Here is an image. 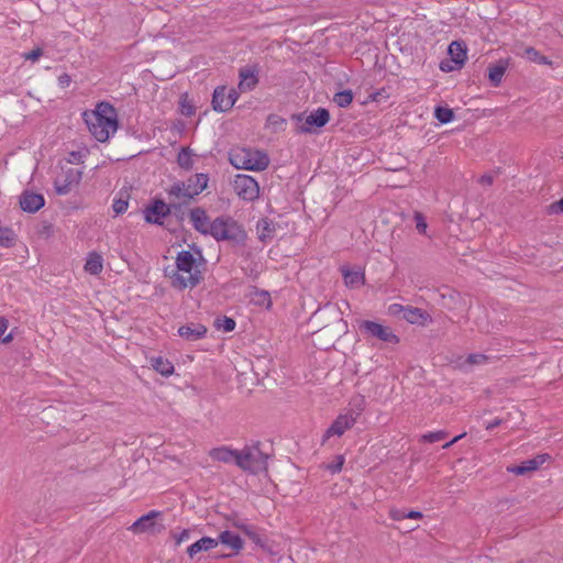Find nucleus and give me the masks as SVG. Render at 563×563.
Segmentation results:
<instances>
[{
	"mask_svg": "<svg viewBox=\"0 0 563 563\" xmlns=\"http://www.w3.org/2000/svg\"><path fill=\"white\" fill-rule=\"evenodd\" d=\"M232 526H233V527H235L236 529H239L240 531H242V532L244 533V532L246 531V529H249V527H250L251 525H247V523H245V522H244V521H242V520H234V521L232 522Z\"/></svg>",
	"mask_w": 563,
	"mask_h": 563,
	"instance_id": "53",
	"label": "nucleus"
},
{
	"mask_svg": "<svg viewBox=\"0 0 563 563\" xmlns=\"http://www.w3.org/2000/svg\"><path fill=\"white\" fill-rule=\"evenodd\" d=\"M209 177L205 173H198L185 181H175L166 191L169 199H174L181 207L187 206L190 201L201 194L208 186Z\"/></svg>",
	"mask_w": 563,
	"mask_h": 563,
	"instance_id": "3",
	"label": "nucleus"
},
{
	"mask_svg": "<svg viewBox=\"0 0 563 563\" xmlns=\"http://www.w3.org/2000/svg\"><path fill=\"white\" fill-rule=\"evenodd\" d=\"M214 325L218 329H222L224 332H231L234 330L236 323L233 318L224 316L222 318H217Z\"/></svg>",
	"mask_w": 563,
	"mask_h": 563,
	"instance_id": "38",
	"label": "nucleus"
},
{
	"mask_svg": "<svg viewBox=\"0 0 563 563\" xmlns=\"http://www.w3.org/2000/svg\"><path fill=\"white\" fill-rule=\"evenodd\" d=\"M389 312L394 316L402 312V318L411 324L426 325L427 323L432 322L430 313L418 307L393 303L389 306Z\"/></svg>",
	"mask_w": 563,
	"mask_h": 563,
	"instance_id": "10",
	"label": "nucleus"
},
{
	"mask_svg": "<svg viewBox=\"0 0 563 563\" xmlns=\"http://www.w3.org/2000/svg\"><path fill=\"white\" fill-rule=\"evenodd\" d=\"M218 545V540L210 538V537H202L195 543L188 547L187 553L190 558H194L196 554H198L201 551H208Z\"/></svg>",
	"mask_w": 563,
	"mask_h": 563,
	"instance_id": "26",
	"label": "nucleus"
},
{
	"mask_svg": "<svg viewBox=\"0 0 563 563\" xmlns=\"http://www.w3.org/2000/svg\"><path fill=\"white\" fill-rule=\"evenodd\" d=\"M333 101L340 107V108H346L350 106L353 101V92L350 89L339 91L334 95Z\"/></svg>",
	"mask_w": 563,
	"mask_h": 563,
	"instance_id": "37",
	"label": "nucleus"
},
{
	"mask_svg": "<svg viewBox=\"0 0 563 563\" xmlns=\"http://www.w3.org/2000/svg\"><path fill=\"white\" fill-rule=\"evenodd\" d=\"M150 363L154 371L165 377H169L175 371L174 364L163 356H153Z\"/></svg>",
	"mask_w": 563,
	"mask_h": 563,
	"instance_id": "25",
	"label": "nucleus"
},
{
	"mask_svg": "<svg viewBox=\"0 0 563 563\" xmlns=\"http://www.w3.org/2000/svg\"><path fill=\"white\" fill-rule=\"evenodd\" d=\"M501 424V419L496 418L486 424V430H494Z\"/></svg>",
	"mask_w": 563,
	"mask_h": 563,
	"instance_id": "55",
	"label": "nucleus"
},
{
	"mask_svg": "<svg viewBox=\"0 0 563 563\" xmlns=\"http://www.w3.org/2000/svg\"><path fill=\"white\" fill-rule=\"evenodd\" d=\"M487 360V356L484 354H470L466 358V363L468 364H481Z\"/></svg>",
	"mask_w": 563,
	"mask_h": 563,
	"instance_id": "47",
	"label": "nucleus"
},
{
	"mask_svg": "<svg viewBox=\"0 0 563 563\" xmlns=\"http://www.w3.org/2000/svg\"><path fill=\"white\" fill-rule=\"evenodd\" d=\"M416 229L420 234H426L427 222L422 213L415 212Z\"/></svg>",
	"mask_w": 563,
	"mask_h": 563,
	"instance_id": "42",
	"label": "nucleus"
},
{
	"mask_svg": "<svg viewBox=\"0 0 563 563\" xmlns=\"http://www.w3.org/2000/svg\"><path fill=\"white\" fill-rule=\"evenodd\" d=\"M13 340V335L12 333H9L8 335H5L4 338H2V342L3 343H9Z\"/></svg>",
	"mask_w": 563,
	"mask_h": 563,
	"instance_id": "59",
	"label": "nucleus"
},
{
	"mask_svg": "<svg viewBox=\"0 0 563 563\" xmlns=\"http://www.w3.org/2000/svg\"><path fill=\"white\" fill-rule=\"evenodd\" d=\"M227 96V87L225 86H218L212 95V109L217 112H227L230 110V106L228 102Z\"/></svg>",
	"mask_w": 563,
	"mask_h": 563,
	"instance_id": "24",
	"label": "nucleus"
},
{
	"mask_svg": "<svg viewBox=\"0 0 563 563\" xmlns=\"http://www.w3.org/2000/svg\"><path fill=\"white\" fill-rule=\"evenodd\" d=\"M525 57L536 64L540 65H552V60H550L547 56L542 55L539 51H537L532 46H528L525 49Z\"/></svg>",
	"mask_w": 563,
	"mask_h": 563,
	"instance_id": "34",
	"label": "nucleus"
},
{
	"mask_svg": "<svg viewBox=\"0 0 563 563\" xmlns=\"http://www.w3.org/2000/svg\"><path fill=\"white\" fill-rule=\"evenodd\" d=\"M267 123L269 125L283 128V125L286 124V120L284 118H282V117L277 115V114H271L267 118Z\"/></svg>",
	"mask_w": 563,
	"mask_h": 563,
	"instance_id": "45",
	"label": "nucleus"
},
{
	"mask_svg": "<svg viewBox=\"0 0 563 563\" xmlns=\"http://www.w3.org/2000/svg\"><path fill=\"white\" fill-rule=\"evenodd\" d=\"M452 64H453V62H451V60H442L440 63V69L442 71H452V70L459 69L455 64L454 65H452Z\"/></svg>",
	"mask_w": 563,
	"mask_h": 563,
	"instance_id": "50",
	"label": "nucleus"
},
{
	"mask_svg": "<svg viewBox=\"0 0 563 563\" xmlns=\"http://www.w3.org/2000/svg\"><path fill=\"white\" fill-rule=\"evenodd\" d=\"M210 457L214 461L222 463H234L238 466V459L240 457V451L233 450L228 446L214 448L209 453Z\"/></svg>",
	"mask_w": 563,
	"mask_h": 563,
	"instance_id": "18",
	"label": "nucleus"
},
{
	"mask_svg": "<svg viewBox=\"0 0 563 563\" xmlns=\"http://www.w3.org/2000/svg\"><path fill=\"white\" fill-rule=\"evenodd\" d=\"M225 98H228V102H229V106H230V109L234 106V103L236 102L238 98H239V92L235 90V89H230L228 90L227 89V96Z\"/></svg>",
	"mask_w": 563,
	"mask_h": 563,
	"instance_id": "48",
	"label": "nucleus"
},
{
	"mask_svg": "<svg viewBox=\"0 0 563 563\" xmlns=\"http://www.w3.org/2000/svg\"><path fill=\"white\" fill-rule=\"evenodd\" d=\"M207 328L201 323H188L178 329V334L187 341H197L205 338Z\"/></svg>",
	"mask_w": 563,
	"mask_h": 563,
	"instance_id": "19",
	"label": "nucleus"
},
{
	"mask_svg": "<svg viewBox=\"0 0 563 563\" xmlns=\"http://www.w3.org/2000/svg\"><path fill=\"white\" fill-rule=\"evenodd\" d=\"M330 121V112L325 108H318L306 118L305 124L300 126L301 133H312L313 129H321Z\"/></svg>",
	"mask_w": 563,
	"mask_h": 563,
	"instance_id": "13",
	"label": "nucleus"
},
{
	"mask_svg": "<svg viewBox=\"0 0 563 563\" xmlns=\"http://www.w3.org/2000/svg\"><path fill=\"white\" fill-rule=\"evenodd\" d=\"M463 437H465V433H462V434H459L456 437H454L451 441L446 442L444 445H443V449H449L451 448L454 443H456L459 440H461Z\"/></svg>",
	"mask_w": 563,
	"mask_h": 563,
	"instance_id": "56",
	"label": "nucleus"
},
{
	"mask_svg": "<svg viewBox=\"0 0 563 563\" xmlns=\"http://www.w3.org/2000/svg\"><path fill=\"white\" fill-rule=\"evenodd\" d=\"M190 249L198 255L196 257L191 251H180L176 256V268H165V276L170 279L172 287L178 290L186 288H195L202 280V273L199 269L201 264L206 263L202 251L196 244L190 245Z\"/></svg>",
	"mask_w": 563,
	"mask_h": 563,
	"instance_id": "1",
	"label": "nucleus"
},
{
	"mask_svg": "<svg viewBox=\"0 0 563 563\" xmlns=\"http://www.w3.org/2000/svg\"><path fill=\"white\" fill-rule=\"evenodd\" d=\"M43 55V49L41 47H36L27 53L23 54L24 59L35 62Z\"/></svg>",
	"mask_w": 563,
	"mask_h": 563,
	"instance_id": "44",
	"label": "nucleus"
},
{
	"mask_svg": "<svg viewBox=\"0 0 563 563\" xmlns=\"http://www.w3.org/2000/svg\"><path fill=\"white\" fill-rule=\"evenodd\" d=\"M423 518V514L418 510H410L406 512V519H421Z\"/></svg>",
	"mask_w": 563,
	"mask_h": 563,
	"instance_id": "54",
	"label": "nucleus"
},
{
	"mask_svg": "<svg viewBox=\"0 0 563 563\" xmlns=\"http://www.w3.org/2000/svg\"><path fill=\"white\" fill-rule=\"evenodd\" d=\"M128 207H129L128 200H123V199H114V201L112 203V210L115 213V216H119V214H122L123 212H125Z\"/></svg>",
	"mask_w": 563,
	"mask_h": 563,
	"instance_id": "41",
	"label": "nucleus"
},
{
	"mask_svg": "<svg viewBox=\"0 0 563 563\" xmlns=\"http://www.w3.org/2000/svg\"><path fill=\"white\" fill-rule=\"evenodd\" d=\"M70 82H71V78H70V76L67 73H64L60 76H58V85H59V87L66 88V87H68L70 85Z\"/></svg>",
	"mask_w": 563,
	"mask_h": 563,
	"instance_id": "49",
	"label": "nucleus"
},
{
	"mask_svg": "<svg viewBox=\"0 0 563 563\" xmlns=\"http://www.w3.org/2000/svg\"><path fill=\"white\" fill-rule=\"evenodd\" d=\"M548 459H550L549 454H539L533 459L523 461L519 465L508 466L507 471L515 475H526L530 472L537 471Z\"/></svg>",
	"mask_w": 563,
	"mask_h": 563,
	"instance_id": "17",
	"label": "nucleus"
},
{
	"mask_svg": "<svg viewBox=\"0 0 563 563\" xmlns=\"http://www.w3.org/2000/svg\"><path fill=\"white\" fill-rule=\"evenodd\" d=\"M244 534L253 542L256 547L261 549L267 548V537L263 533V531L255 526H250L249 529L244 532Z\"/></svg>",
	"mask_w": 563,
	"mask_h": 563,
	"instance_id": "31",
	"label": "nucleus"
},
{
	"mask_svg": "<svg viewBox=\"0 0 563 563\" xmlns=\"http://www.w3.org/2000/svg\"><path fill=\"white\" fill-rule=\"evenodd\" d=\"M190 530L184 529L179 534L175 536L176 544H180L183 541L189 539Z\"/></svg>",
	"mask_w": 563,
	"mask_h": 563,
	"instance_id": "52",
	"label": "nucleus"
},
{
	"mask_svg": "<svg viewBox=\"0 0 563 563\" xmlns=\"http://www.w3.org/2000/svg\"><path fill=\"white\" fill-rule=\"evenodd\" d=\"M169 200V203H166L164 200L158 198L152 200L143 211L145 221L151 224L163 225L164 219L169 214L178 216L181 203H177L174 199Z\"/></svg>",
	"mask_w": 563,
	"mask_h": 563,
	"instance_id": "7",
	"label": "nucleus"
},
{
	"mask_svg": "<svg viewBox=\"0 0 563 563\" xmlns=\"http://www.w3.org/2000/svg\"><path fill=\"white\" fill-rule=\"evenodd\" d=\"M82 173L76 168L67 169L63 175L54 180V188L57 195L64 196L69 194L74 187L78 186L81 180Z\"/></svg>",
	"mask_w": 563,
	"mask_h": 563,
	"instance_id": "11",
	"label": "nucleus"
},
{
	"mask_svg": "<svg viewBox=\"0 0 563 563\" xmlns=\"http://www.w3.org/2000/svg\"><path fill=\"white\" fill-rule=\"evenodd\" d=\"M180 112L185 117H191L196 112V108L194 104H191L186 97H181L180 100Z\"/></svg>",
	"mask_w": 563,
	"mask_h": 563,
	"instance_id": "40",
	"label": "nucleus"
},
{
	"mask_svg": "<svg viewBox=\"0 0 563 563\" xmlns=\"http://www.w3.org/2000/svg\"><path fill=\"white\" fill-rule=\"evenodd\" d=\"M251 300L254 305L269 308L272 306L271 295L267 290L258 289L255 286L251 287Z\"/></svg>",
	"mask_w": 563,
	"mask_h": 563,
	"instance_id": "30",
	"label": "nucleus"
},
{
	"mask_svg": "<svg viewBox=\"0 0 563 563\" xmlns=\"http://www.w3.org/2000/svg\"><path fill=\"white\" fill-rule=\"evenodd\" d=\"M509 66V59H499L496 64L488 66V79L493 87H498L501 84L503 77Z\"/></svg>",
	"mask_w": 563,
	"mask_h": 563,
	"instance_id": "21",
	"label": "nucleus"
},
{
	"mask_svg": "<svg viewBox=\"0 0 563 563\" xmlns=\"http://www.w3.org/2000/svg\"><path fill=\"white\" fill-rule=\"evenodd\" d=\"M383 91H384V90H382V91H376V92L372 93V95H371L372 100H373V101H378V100H379V98H382V96H383Z\"/></svg>",
	"mask_w": 563,
	"mask_h": 563,
	"instance_id": "58",
	"label": "nucleus"
},
{
	"mask_svg": "<svg viewBox=\"0 0 563 563\" xmlns=\"http://www.w3.org/2000/svg\"><path fill=\"white\" fill-rule=\"evenodd\" d=\"M343 464H344V457L342 455H338L335 462L330 464L328 466V470L333 474L338 473L342 470Z\"/></svg>",
	"mask_w": 563,
	"mask_h": 563,
	"instance_id": "46",
	"label": "nucleus"
},
{
	"mask_svg": "<svg viewBox=\"0 0 563 563\" xmlns=\"http://www.w3.org/2000/svg\"><path fill=\"white\" fill-rule=\"evenodd\" d=\"M217 540L218 544L222 543L223 545L232 549L235 553L240 552L244 545V541L241 537L229 530L222 531Z\"/></svg>",
	"mask_w": 563,
	"mask_h": 563,
	"instance_id": "23",
	"label": "nucleus"
},
{
	"mask_svg": "<svg viewBox=\"0 0 563 563\" xmlns=\"http://www.w3.org/2000/svg\"><path fill=\"white\" fill-rule=\"evenodd\" d=\"M82 119L98 142H107L119 125L117 110L107 101L98 102L93 110L85 111Z\"/></svg>",
	"mask_w": 563,
	"mask_h": 563,
	"instance_id": "2",
	"label": "nucleus"
},
{
	"mask_svg": "<svg viewBox=\"0 0 563 563\" xmlns=\"http://www.w3.org/2000/svg\"><path fill=\"white\" fill-rule=\"evenodd\" d=\"M358 328L361 332L367 338H375L385 343H399L398 335H396L389 327L376 321L363 320L360 322Z\"/></svg>",
	"mask_w": 563,
	"mask_h": 563,
	"instance_id": "8",
	"label": "nucleus"
},
{
	"mask_svg": "<svg viewBox=\"0 0 563 563\" xmlns=\"http://www.w3.org/2000/svg\"><path fill=\"white\" fill-rule=\"evenodd\" d=\"M233 189L238 197L244 201H254L260 197L258 183L252 176L245 174L235 176Z\"/></svg>",
	"mask_w": 563,
	"mask_h": 563,
	"instance_id": "9",
	"label": "nucleus"
},
{
	"mask_svg": "<svg viewBox=\"0 0 563 563\" xmlns=\"http://www.w3.org/2000/svg\"><path fill=\"white\" fill-rule=\"evenodd\" d=\"M347 416H352L354 421L356 422L357 418L362 415L366 407L365 397L362 395H355L351 398Z\"/></svg>",
	"mask_w": 563,
	"mask_h": 563,
	"instance_id": "28",
	"label": "nucleus"
},
{
	"mask_svg": "<svg viewBox=\"0 0 563 563\" xmlns=\"http://www.w3.org/2000/svg\"><path fill=\"white\" fill-rule=\"evenodd\" d=\"M158 516H161V512L157 510H152L146 515H143L136 521L133 522V525L131 526V530L135 533H142L153 529L155 525L154 520Z\"/></svg>",
	"mask_w": 563,
	"mask_h": 563,
	"instance_id": "22",
	"label": "nucleus"
},
{
	"mask_svg": "<svg viewBox=\"0 0 563 563\" xmlns=\"http://www.w3.org/2000/svg\"><path fill=\"white\" fill-rule=\"evenodd\" d=\"M20 207L23 211L35 213L45 205V199L42 194H36L31 190H24L20 196Z\"/></svg>",
	"mask_w": 563,
	"mask_h": 563,
	"instance_id": "16",
	"label": "nucleus"
},
{
	"mask_svg": "<svg viewBox=\"0 0 563 563\" xmlns=\"http://www.w3.org/2000/svg\"><path fill=\"white\" fill-rule=\"evenodd\" d=\"M294 120L296 121H302L303 119V114L302 113H297V114H292L291 117Z\"/></svg>",
	"mask_w": 563,
	"mask_h": 563,
	"instance_id": "60",
	"label": "nucleus"
},
{
	"mask_svg": "<svg viewBox=\"0 0 563 563\" xmlns=\"http://www.w3.org/2000/svg\"><path fill=\"white\" fill-rule=\"evenodd\" d=\"M448 437V432L439 430L435 432H429L422 435V441L427 443H434L444 440Z\"/></svg>",
	"mask_w": 563,
	"mask_h": 563,
	"instance_id": "39",
	"label": "nucleus"
},
{
	"mask_svg": "<svg viewBox=\"0 0 563 563\" xmlns=\"http://www.w3.org/2000/svg\"><path fill=\"white\" fill-rule=\"evenodd\" d=\"M355 424L352 416L346 413L339 415L332 424L327 429L323 434L322 442H325L330 437H341L346 430L351 429Z\"/></svg>",
	"mask_w": 563,
	"mask_h": 563,
	"instance_id": "15",
	"label": "nucleus"
},
{
	"mask_svg": "<svg viewBox=\"0 0 563 563\" xmlns=\"http://www.w3.org/2000/svg\"><path fill=\"white\" fill-rule=\"evenodd\" d=\"M16 242V234L9 227L0 225V246L12 247Z\"/></svg>",
	"mask_w": 563,
	"mask_h": 563,
	"instance_id": "35",
	"label": "nucleus"
},
{
	"mask_svg": "<svg viewBox=\"0 0 563 563\" xmlns=\"http://www.w3.org/2000/svg\"><path fill=\"white\" fill-rule=\"evenodd\" d=\"M268 456L260 449V443L246 445L240 450L238 466L249 473L257 474L267 468Z\"/></svg>",
	"mask_w": 563,
	"mask_h": 563,
	"instance_id": "6",
	"label": "nucleus"
},
{
	"mask_svg": "<svg viewBox=\"0 0 563 563\" xmlns=\"http://www.w3.org/2000/svg\"><path fill=\"white\" fill-rule=\"evenodd\" d=\"M260 66L257 64L246 65L239 69V88L241 91H252L258 85Z\"/></svg>",
	"mask_w": 563,
	"mask_h": 563,
	"instance_id": "12",
	"label": "nucleus"
},
{
	"mask_svg": "<svg viewBox=\"0 0 563 563\" xmlns=\"http://www.w3.org/2000/svg\"><path fill=\"white\" fill-rule=\"evenodd\" d=\"M434 117L440 123L445 124L454 119V112L448 107L438 106L434 109Z\"/></svg>",
	"mask_w": 563,
	"mask_h": 563,
	"instance_id": "36",
	"label": "nucleus"
},
{
	"mask_svg": "<svg viewBox=\"0 0 563 563\" xmlns=\"http://www.w3.org/2000/svg\"><path fill=\"white\" fill-rule=\"evenodd\" d=\"M548 213L549 214H560V213H563V197L560 200L552 202L548 207Z\"/></svg>",
	"mask_w": 563,
	"mask_h": 563,
	"instance_id": "43",
	"label": "nucleus"
},
{
	"mask_svg": "<svg viewBox=\"0 0 563 563\" xmlns=\"http://www.w3.org/2000/svg\"><path fill=\"white\" fill-rule=\"evenodd\" d=\"M257 230H258V239L262 242H266L267 240L273 239V234L275 232V224L273 221L268 220L267 218L261 219L257 222Z\"/></svg>",
	"mask_w": 563,
	"mask_h": 563,
	"instance_id": "32",
	"label": "nucleus"
},
{
	"mask_svg": "<svg viewBox=\"0 0 563 563\" xmlns=\"http://www.w3.org/2000/svg\"><path fill=\"white\" fill-rule=\"evenodd\" d=\"M103 269V260L97 252H91L88 255L85 264V271L91 275H99Z\"/></svg>",
	"mask_w": 563,
	"mask_h": 563,
	"instance_id": "27",
	"label": "nucleus"
},
{
	"mask_svg": "<svg viewBox=\"0 0 563 563\" xmlns=\"http://www.w3.org/2000/svg\"><path fill=\"white\" fill-rule=\"evenodd\" d=\"M390 518L394 520H404L406 519V511L400 509L390 510Z\"/></svg>",
	"mask_w": 563,
	"mask_h": 563,
	"instance_id": "51",
	"label": "nucleus"
},
{
	"mask_svg": "<svg viewBox=\"0 0 563 563\" xmlns=\"http://www.w3.org/2000/svg\"><path fill=\"white\" fill-rule=\"evenodd\" d=\"M195 154L189 147H183L177 156V164L185 170H190L194 166L192 156Z\"/></svg>",
	"mask_w": 563,
	"mask_h": 563,
	"instance_id": "33",
	"label": "nucleus"
},
{
	"mask_svg": "<svg viewBox=\"0 0 563 563\" xmlns=\"http://www.w3.org/2000/svg\"><path fill=\"white\" fill-rule=\"evenodd\" d=\"M494 181V178L492 175H483L479 179V183L481 184H484V185H492Z\"/></svg>",
	"mask_w": 563,
	"mask_h": 563,
	"instance_id": "57",
	"label": "nucleus"
},
{
	"mask_svg": "<svg viewBox=\"0 0 563 563\" xmlns=\"http://www.w3.org/2000/svg\"><path fill=\"white\" fill-rule=\"evenodd\" d=\"M178 221H184V211H183V207H180V212L178 211V216H175Z\"/></svg>",
	"mask_w": 563,
	"mask_h": 563,
	"instance_id": "61",
	"label": "nucleus"
},
{
	"mask_svg": "<svg viewBox=\"0 0 563 563\" xmlns=\"http://www.w3.org/2000/svg\"><path fill=\"white\" fill-rule=\"evenodd\" d=\"M342 275L344 277L345 285L349 287H357L363 285L365 282V275L360 271H351L343 267Z\"/></svg>",
	"mask_w": 563,
	"mask_h": 563,
	"instance_id": "29",
	"label": "nucleus"
},
{
	"mask_svg": "<svg viewBox=\"0 0 563 563\" xmlns=\"http://www.w3.org/2000/svg\"><path fill=\"white\" fill-rule=\"evenodd\" d=\"M190 221L196 231L203 235H211L213 221H210L205 209L197 207L189 212Z\"/></svg>",
	"mask_w": 563,
	"mask_h": 563,
	"instance_id": "14",
	"label": "nucleus"
},
{
	"mask_svg": "<svg viewBox=\"0 0 563 563\" xmlns=\"http://www.w3.org/2000/svg\"><path fill=\"white\" fill-rule=\"evenodd\" d=\"M230 162L239 169L262 172L268 167L271 159L264 151L243 147L230 153Z\"/></svg>",
	"mask_w": 563,
	"mask_h": 563,
	"instance_id": "5",
	"label": "nucleus"
},
{
	"mask_svg": "<svg viewBox=\"0 0 563 563\" xmlns=\"http://www.w3.org/2000/svg\"><path fill=\"white\" fill-rule=\"evenodd\" d=\"M216 241H227L233 246H243L247 240L244 228L232 217H218L213 220L211 235Z\"/></svg>",
	"mask_w": 563,
	"mask_h": 563,
	"instance_id": "4",
	"label": "nucleus"
},
{
	"mask_svg": "<svg viewBox=\"0 0 563 563\" xmlns=\"http://www.w3.org/2000/svg\"><path fill=\"white\" fill-rule=\"evenodd\" d=\"M467 48L464 42L453 41L448 47V54L451 56V62L456 65L457 68H462L466 62Z\"/></svg>",
	"mask_w": 563,
	"mask_h": 563,
	"instance_id": "20",
	"label": "nucleus"
}]
</instances>
